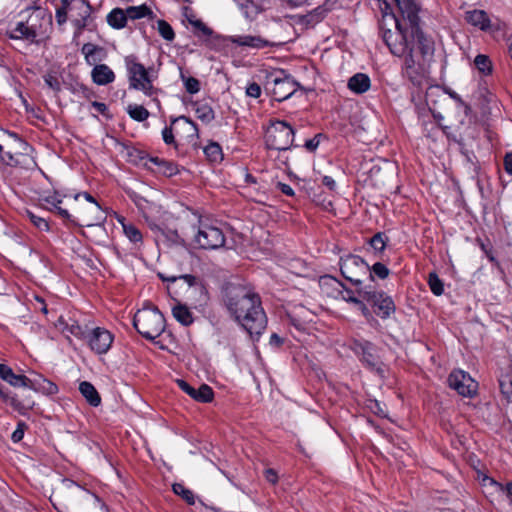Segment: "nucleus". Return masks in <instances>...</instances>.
Returning <instances> with one entry per match:
<instances>
[{
	"label": "nucleus",
	"instance_id": "obj_1",
	"mask_svg": "<svg viewBox=\"0 0 512 512\" xmlns=\"http://www.w3.org/2000/svg\"><path fill=\"white\" fill-rule=\"evenodd\" d=\"M380 22L381 37L390 52L403 59L402 73L409 81L420 87L429 77L430 63L434 55V41L419 26L420 7L415 0H393L402 19L393 13L387 0Z\"/></svg>",
	"mask_w": 512,
	"mask_h": 512
},
{
	"label": "nucleus",
	"instance_id": "obj_2",
	"mask_svg": "<svg viewBox=\"0 0 512 512\" xmlns=\"http://www.w3.org/2000/svg\"><path fill=\"white\" fill-rule=\"evenodd\" d=\"M221 301L230 317L240 324L252 339L258 340L267 326V317L260 296L247 286L226 283L221 290Z\"/></svg>",
	"mask_w": 512,
	"mask_h": 512
},
{
	"label": "nucleus",
	"instance_id": "obj_3",
	"mask_svg": "<svg viewBox=\"0 0 512 512\" xmlns=\"http://www.w3.org/2000/svg\"><path fill=\"white\" fill-rule=\"evenodd\" d=\"M133 326L142 337L154 341L165 331L166 322L157 307H144L134 315Z\"/></svg>",
	"mask_w": 512,
	"mask_h": 512
},
{
	"label": "nucleus",
	"instance_id": "obj_4",
	"mask_svg": "<svg viewBox=\"0 0 512 512\" xmlns=\"http://www.w3.org/2000/svg\"><path fill=\"white\" fill-rule=\"evenodd\" d=\"M124 62L128 73L130 89L140 90L150 97L157 93L148 69L138 61L135 55L126 56Z\"/></svg>",
	"mask_w": 512,
	"mask_h": 512
},
{
	"label": "nucleus",
	"instance_id": "obj_5",
	"mask_svg": "<svg viewBox=\"0 0 512 512\" xmlns=\"http://www.w3.org/2000/svg\"><path fill=\"white\" fill-rule=\"evenodd\" d=\"M358 295L366 301L373 312L381 319H388L396 311L395 303L391 296L382 290H376L372 286L357 289Z\"/></svg>",
	"mask_w": 512,
	"mask_h": 512
},
{
	"label": "nucleus",
	"instance_id": "obj_6",
	"mask_svg": "<svg viewBox=\"0 0 512 512\" xmlns=\"http://www.w3.org/2000/svg\"><path fill=\"white\" fill-rule=\"evenodd\" d=\"M265 88L274 100L282 102L291 97L297 90V83L283 70H275L267 73Z\"/></svg>",
	"mask_w": 512,
	"mask_h": 512
},
{
	"label": "nucleus",
	"instance_id": "obj_7",
	"mask_svg": "<svg viewBox=\"0 0 512 512\" xmlns=\"http://www.w3.org/2000/svg\"><path fill=\"white\" fill-rule=\"evenodd\" d=\"M294 129L285 121H272L265 133L268 149L285 151L290 149L294 141Z\"/></svg>",
	"mask_w": 512,
	"mask_h": 512
},
{
	"label": "nucleus",
	"instance_id": "obj_8",
	"mask_svg": "<svg viewBox=\"0 0 512 512\" xmlns=\"http://www.w3.org/2000/svg\"><path fill=\"white\" fill-rule=\"evenodd\" d=\"M193 243L199 249L215 250L224 246L225 236L219 227L200 218Z\"/></svg>",
	"mask_w": 512,
	"mask_h": 512
},
{
	"label": "nucleus",
	"instance_id": "obj_9",
	"mask_svg": "<svg viewBox=\"0 0 512 512\" xmlns=\"http://www.w3.org/2000/svg\"><path fill=\"white\" fill-rule=\"evenodd\" d=\"M339 266L342 276L354 286L362 288L363 277H366L370 266L360 256L348 254L342 256L339 260Z\"/></svg>",
	"mask_w": 512,
	"mask_h": 512
},
{
	"label": "nucleus",
	"instance_id": "obj_10",
	"mask_svg": "<svg viewBox=\"0 0 512 512\" xmlns=\"http://www.w3.org/2000/svg\"><path fill=\"white\" fill-rule=\"evenodd\" d=\"M349 348L366 368L376 371L379 375L383 374V369L378 366L379 357L375 344L364 339H352Z\"/></svg>",
	"mask_w": 512,
	"mask_h": 512
},
{
	"label": "nucleus",
	"instance_id": "obj_11",
	"mask_svg": "<svg viewBox=\"0 0 512 512\" xmlns=\"http://www.w3.org/2000/svg\"><path fill=\"white\" fill-rule=\"evenodd\" d=\"M448 385L463 397H473L478 389V383L467 372L460 369L450 373Z\"/></svg>",
	"mask_w": 512,
	"mask_h": 512
},
{
	"label": "nucleus",
	"instance_id": "obj_12",
	"mask_svg": "<svg viewBox=\"0 0 512 512\" xmlns=\"http://www.w3.org/2000/svg\"><path fill=\"white\" fill-rule=\"evenodd\" d=\"M113 334L102 327L90 329L88 333L87 343L92 351L97 354H106L113 343Z\"/></svg>",
	"mask_w": 512,
	"mask_h": 512
},
{
	"label": "nucleus",
	"instance_id": "obj_13",
	"mask_svg": "<svg viewBox=\"0 0 512 512\" xmlns=\"http://www.w3.org/2000/svg\"><path fill=\"white\" fill-rule=\"evenodd\" d=\"M71 11L75 12L72 17V24L76 29V34H81L87 27L92 13V6L88 0H73Z\"/></svg>",
	"mask_w": 512,
	"mask_h": 512
},
{
	"label": "nucleus",
	"instance_id": "obj_14",
	"mask_svg": "<svg viewBox=\"0 0 512 512\" xmlns=\"http://www.w3.org/2000/svg\"><path fill=\"white\" fill-rule=\"evenodd\" d=\"M61 494L63 496H70L71 504H76L78 501L87 500L88 498L94 496L87 489L78 485L76 482L70 479L62 480V491Z\"/></svg>",
	"mask_w": 512,
	"mask_h": 512
},
{
	"label": "nucleus",
	"instance_id": "obj_15",
	"mask_svg": "<svg viewBox=\"0 0 512 512\" xmlns=\"http://www.w3.org/2000/svg\"><path fill=\"white\" fill-rule=\"evenodd\" d=\"M27 388L48 396L55 395L59 391L58 386L54 382L40 374L30 378Z\"/></svg>",
	"mask_w": 512,
	"mask_h": 512
},
{
	"label": "nucleus",
	"instance_id": "obj_16",
	"mask_svg": "<svg viewBox=\"0 0 512 512\" xmlns=\"http://www.w3.org/2000/svg\"><path fill=\"white\" fill-rule=\"evenodd\" d=\"M230 42L244 47H250L255 49H263L265 47L271 46V43L262 38L261 36H253V35H235L230 37Z\"/></svg>",
	"mask_w": 512,
	"mask_h": 512
},
{
	"label": "nucleus",
	"instance_id": "obj_17",
	"mask_svg": "<svg viewBox=\"0 0 512 512\" xmlns=\"http://www.w3.org/2000/svg\"><path fill=\"white\" fill-rule=\"evenodd\" d=\"M0 378L13 387L26 388L30 380V377L21 374H15L11 367L3 363H0Z\"/></svg>",
	"mask_w": 512,
	"mask_h": 512
},
{
	"label": "nucleus",
	"instance_id": "obj_18",
	"mask_svg": "<svg viewBox=\"0 0 512 512\" xmlns=\"http://www.w3.org/2000/svg\"><path fill=\"white\" fill-rule=\"evenodd\" d=\"M81 52L85 57V61L88 65H98V62L104 60L107 56L105 49L101 46L95 45L93 43H85Z\"/></svg>",
	"mask_w": 512,
	"mask_h": 512
},
{
	"label": "nucleus",
	"instance_id": "obj_19",
	"mask_svg": "<svg viewBox=\"0 0 512 512\" xmlns=\"http://www.w3.org/2000/svg\"><path fill=\"white\" fill-rule=\"evenodd\" d=\"M91 78L95 84L104 86L115 80V73L108 65L98 64L92 69Z\"/></svg>",
	"mask_w": 512,
	"mask_h": 512
},
{
	"label": "nucleus",
	"instance_id": "obj_20",
	"mask_svg": "<svg viewBox=\"0 0 512 512\" xmlns=\"http://www.w3.org/2000/svg\"><path fill=\"white\" fill-rule=\"evenodd\" d=\"M347 86L355 94H363L370 89L371 80L365 73H356L349 78Z\"/></svg>",
	"mask_w": 512,
	"mask_h": 512
},
{
	"label": "nucleus",
	"instance_id": "obj_21",
	"mask_svg": "<svg viewBox=\"0 0 512 512\" xmlns=\"http://www.w3.org/2000/svg\"><path fill=\"white\" fill-rule=\"evenodd\" d=\"M7 35L10 39H24L30 42H35L37 38L34 30L28 26L26 21L18 22L15 28L7 32Z\"/></svg>",
	"mask_w": 512,
	"mask_h": 512
},
{
	"label": "nucleus",
	"instance_id": "obj_22",
	"mask_svg": "<svg viewBox=\"0 0 512 512\" xmlns=\"http://www.w3.org/2000/svg\"><path fill=\"white\" fill-rule=\"evenodd\" d=\"M466 21L479 29L485 31L490 28V19L483 10H473L466 12Z\"/></svg>",
	"mask_w": 512,
	"mask_h": 512
},
{
	"label": "nucleus",
	"instance_id": "obj_23",
	"mask_svg": "<svg viewBox=\"0 0 512 512\" xmlns=\"http://www.w3.org/2000/svg\"><path fill=\"white\" fill-rule=\"evenodd\" d=\"M79 391L91 406L98 407L101 404V397L90 382H81L79 384Z\"/></svg>",
	"mask_w": 512,
	"mask_h": 512
},
{
	"label": "nucleus",
	"instance_id": "obj_24",
	"mask_svg": "<svg viewBox=\"0 0 512 512\" xmlns=\"http://www.w3.org/2000/svg\"><path fill=\"white\" fill-rule=\"evenodd\" d=\"M45 16V11L43 9L35 7L31 9V12L26 19L28 26L34 30L36 36L43 32L42 22L45 20Z\"/></svg>",
	"mask_w": 512,
	"mask_h": 512
},
{
	"label": "nucleus",
	"instance_id": "obj_25",
	"mask_svg": "<svg viewBox=\"0 0 512 512\" xmlns=\"http://www.w3.org/2000/svg\"><path fill=\"white\" fill-rule=\"evenodd\" d=\"M128 20L126 9L114 8L107 15V23L114 29H122L126 26Z\"/></svg>",
	"mask_w": 512,
	"mask_h": 512
},
{
	"label": "nucleus",
	"instance_id": "obj_26",
	"mask_svg": "<svg viewBox=\"0 0 512 512\" xmlns=\"http://www.w3.org/2000/svg\"><path fill=\"white\" fill-rule=\"evenodd\" d=\"M160 237L168 246L186 247V241L178 234L177 230L161 228Z\"/></svg>",
	"mask_w": 512,
	"mask_h": 512
},
{
	"label": "nucleus",
	"instance_id": "obj_27",
	"mask_svg": "<svg viewBox=\"0 0 512 512\" xmlns=\"http://www.w3.org/2000/svg\"><path fill=\"white\" fill-rule=\"evenodd\" d=\"M126 11L128 18L132 20H137L145 17H147L150 20H153L156 17L155 13L146 4H142L139 6H129L126 8Z\"/></svg>",
	"mask_w": 512,
	"mask_h": 512
},
{
	"label": "nucleus",
	"instance_id": "obj_28",
	"mask_svg": "<svg viewBox=\"0 0 512 512\" xmlns=\"http://www.w3.org/2000/svg\"><path fill=\"white\" fill-rule=\"evenodd\" d=\"M237 5L243 15L249 20L255 19L263 11V9L252 0H238Z\"/></svg>",
	"mask_w": 512,
	"mask_h": 512
},
{
	"label": "nucleus",
	"instance_id": "obj_29",
	"mask_svg": "<svg viewBox=\"0 0 512 512\" xmlns=\"http://www.w3.org/2000/svg\"><path fill=\"white\" fill-rule=\"evenodd\" d=\"M189 396L197 402L209 403L214 398V392L209 385L201 384L198 388H194V393Z\"/></svg>",
	"mask_w": 512,
	"mask_h": 512
},
{
	"label": "nucleus",
	"instance_id": "obj_30",
	"mask_svg": "<svg viewBox=\"0 0 512 512\" xmlns=\"http://www.w3.org/2000/svg\"><path fill=\"white\" fill-rule=\"evenodd\" d=\"M34 400L31 397L20 399L17 394L12 395L10 405L20 414L25 415L27 411L34 407Z\"/></svg>",
	"mask_w": 512,
	"mask_h": 512
},
{
	"label": "nucleus",
	"instance_id": "obj_31",
	"mask_svg": "<svg viewBox=\"0 0 512 512\" xmlns=\"http://www.w3.org/2000/svg\"><path fill=\"white\" fill-rule=\"evenodd\" d=\"M174 318L184 326H189L193 323V316L188 307L178 304L172 309Z\"/></svg>",
	"mask_w": 512,
	"mask_h": 512
},
{
	"label": "nucleus",
	"instance_id": "obj_32",
	"mask_svg": "<svg viewBox=\"0 0 512 512\" xmlns=\"http://www.w3.org/2000/svg\"><path fill=\"white\" fill-rule=\"evenodd\" d=\"M152 172L163 175L165 177H172L179 172V169L175 162L162 159L158 167L152 169Z\"/></svg>",
	"mask_w": 512,
	"mask_h": 512
},
{
	"label": "nucleus",
	"instance_id": "obj_33",
	"mask_svg": "<svg viewBox=\"0 0 512 512\" xmlns=\"http://www.w3.org/2000/svg\"><path fill=\"white\" fill-rule=\"evenodd\" d=\"M322 279L325 282L332 281L338 284L342 288V290L339 291V294L346 302L353 303L355 305L360 304V299L354 296V292L351 289L346 288L344 284L338 281L336 278L332 276H324Z\"/></svg>",
	"mask_w": 512,
	"mask_h": 512
},
{
	"label": "nucleus",
	"instance_id": "obj_34",
	"mask_svg": "<svg viewBox=\"0 0 512 512\" xmlns=\"http://www.w3.org/2000/svg\"><path fill=\"white\" fill-rule=\"evenodd\" d=\"M387 242H388V237L383 232L376 233L369 240V244L372 247V249L374 250V253L376 256H380L384 252Z\"/></svg>",
	"mask_w": 512,
	"mask_h": 512
},
{
	"label": "nucleus",
	"instance_id": "obj_35",
	"mask_svg": "<svg viewBox=\"0 0 512 512\" xmlns=\"http://www.w3.org/2000/svg\"><path fill=\"white\" fill-rule=\"evenodd\" d=\"M327 9L323 8L321 5L316 7L315 9L308 12L303 16V21L307 25H315L321 22L327 15Z\"/></svg>",
	"mask_w": 512,
	"mask_h": 512
},
{
	"label": "nucleus",
	"instance_id": "obj_36",
	"mask_svg": "<svg viewBox=\"0 0 512 512\" xmlns=\"http://www.w3.org/2000/svg\"><path fill=\"white\" fill-rule=\"evenodd\" d=\"M128 115L137 122H143L150 116L149 111L142 105L130 104L127 107Z\"/></svg>",
	"mask_w": 512,
	"mask_h": 512
},
{
	"label": "nucleus",
	"instance_id": "obj_37",
	"mask_svg": "<svg viewBox=\"0 0 512 512\" xmlns=\"http://www.w3.org/2000/svg\"><path fill=\"white\" fill-rule=\"evenodd\" d=\"M56 212L63 219L73 223L74 225H78V226H86V227L93 226L94 225V220L97 219V217L96 218L84 217L82 219V222L80 223V222H77L66 209H63L60 206H58L56 208Z\"/></svg>",
	"mask_w": 512,
	"mask_h": 512
},
{
	"label": "nucleus",
	"instance_id": "obj_38",
	"mask_svg": "<svg viewBox=\"0 0 512 512\" xmlns=\"http://www.w3.org/2000/svg\"><path fill=\"white\" fill-rule=\"evenodd\" d=\"M390 274V270L381 262H376L370 266V270L367 274L368 278L373 281L375 277L384 280Z\"/></svg>",
	"mask_w": 512,
	"mask_h": 512
},
{
	"label": "nucleus",
	"instance_id": "obj_39",
	"mask_svg": "<svg viewBox=\"0 0 512 512\" xmlns=\"http://www.w3.org/2000/svg\"><path fill=\"white\" fill-rule=\"evenodd\" d=\"M204 153L206 155V157L211 161V162H218V161H221L222 158H223V154H222V148L221 146L216 143V142H211L209 143L205 148H204Z\"/></svg>",
	"mask_w": 512,
	"mask_h": 512
},
{
	"label": "nucleus",
	"instance_id": "obj_40",
	"mask_svg": "<svg viewBox=\"0 0 512 512\" xmlns=\"http://www.w3.org/2000/svg\"><path fill=\"white\" fill-rule=\"evenodd\" d=\"M499 386L503 396L512 402V374H505L499 377Z\"/></svg>",
	"mask_w": 512,
	"mask_h": 512
},
{
	"label": "nucleus",
	"instance_id": "obj_41",
	"mask_svg": "<svg viewBox=\"0 0 512 512\" xmlns=\"http://www.w3.org/2000/svg\"><path fill=\"white\" fill-rule=\"evenodd\" d=\"M122 226H123V231H124L125 236L131 242H133V243L142 242L143 236H142L141 231L138 229V227H136L132 223H122Z\"/></svg>",
	"mask_w": 512,
	"mask_h": 512
},
{
	"label": "nucleus",
	"instance_id": "obj_42",
	"mask_svg": "<svg viewBox=\"0 0 512 512\" xmlns=\"http://www.w3.org/2000/svg\"><path fill=\"white\" fill-rule=\"evenodd\" d=\"M484 485H490L496 488V490L501 491L505 493L506 497L509 499L510 503L512 504V482L507 483L505 486L501 483L497 482L493 478L485 477L483 479Z\"/></svg>",
	"mask_w": 512,
	"mask_h": 512
},
{
	"label": "nucleus",
	"instance_id": "obj_43",
	"mask_svg": "<svg viewBox=\"0 0 512 512\" xmlns=\"http://www.w3.org/2000/svg\"><path fill=\"white\" fill-rule=\"evenodd\" d=\"M180 78L189 94H196L200 91V81L197 78L186 76L182 70L180 71Z\"/></svg>",
	"mask_w": 512,
	"mask_h": 512
},
{
	"label": "nucleus",
	"instance_id": "obj_44",
	"mask_svg": "<svg viewBox=\"0 0 512 512\" xmlns=\"http://www.w3.org/2000/svg\"><path fill=\"white\" fill-rule=\"evenodd\" d=\"M172 489H173V492L176 495L181 496L187 502V504H189V505L195 504L194 493L190 489L186 488L183 484L175 483V484H173Z\"/></svg>",
	"mask_w": 512,
	"mask_h": 512
},
{
	"label": "nucleus",
	"instance_id": "obj_45",
	"mask_svg": "<svg viewBox=\"0 0 512 512\" xmlns=\"http://www.w3.org/2000/svg\"><path fill=\"white\" fill-rule=\"evenodd\" d=\"M474 64L476 68L484 75H489L492 72V63L487 55H477L475 57Z\"/></svg>",
	"mask_w": 512,
	"mask_h": 512
},
{
	"label": "nucleus",
	"instance_id": "obj_46",
	"mask_svg": "<svg viewBox=\"0 0 512 512\" xmlns=\"http://www.w3.org/2000/svg\"><path fill=\"white\" fill-rule=\"evenodd\" d=\"M157 30L161 37L165 39L166 41H173L175 38V32L172 28V26L165 20H158L157 21Z\"/></svg>",
	"mask_w": 512,
	"mask_h": 512
},
{
	"label": "nucleus",
	"instance_id": "obj_47",
	"mask_svg": "<svg viewBox=\"0 0 512 512\" xmlns=\"http://www.w3.org/2000/svg\"><path fill=\"white\" fill-rule=\"evenodd\" d=\"M137 153H138L139 163L151 171H152V169L157 168L159 163L162 160V158H159V157L149 156L148 154H146L143 151H138Z\"/></svg>",
	"mask_w": 512,
	"mask_h": 512
},
{
	"label": "nucleus",
	"instance_id": "obj_48",
	"mask_svg": "<svg viewBox=\"0 0 512 512\" xmlns=\"http://www.w3.org/2000/svg\"><path fill=\"white\" fill-rule=\"evenodd\" d=\"M428 284L432 293L436 296H440L444 292V284L436 273H429Z\"/></svg>",
	"mask_w": 512,
	"mask_h": 512
},
{
	"label": "nucleus",
	"instance_id": "obj_49",
	"mask_svg": "<svg viewBox=\"0 0 512 512\" xmlns=\"http://www.w3.org/2000/svg\"><path fill=\"white\" fill-rule=\"evenodd\" d=\"M442 130H443L444 134L447 136L449 141H453L459 145L461 153L464 154L465 153V144H464V140H463V132L462 131L451 132L450 128L448 126L442 127Z\"/></svg>",
	"mask_w": 512,
	"mask_h": 512
},
{
	"label": "nucleus",
	"instance_id": "obj_50",
	"mask_svg": "<svg viewBox=\"0 0 512 512\" xmlns=\"http://www.w3.org/2000/svg\"><path fill=\"white\" fill-rule=\"evenodd\" d=\"M191 25L194 28V33L198 37H210L213 34V30L209 28L202 20H190Z\"/></svg>",
	"mask_w": 512,
	"mask_h": 512
},
{
	"label": "nucleus",
	"instance_id": "obj_51",
	"mask_svg": "<svg viewBox=\"0 0 512 512\" xmlns=\"http://www.w3.org/2000/svg\"><path fill=\"white\" fill-rule=\"evenodd\" d=\"M196 115L200 120L206 123L211 122L215 118L213 109L207 104L199 105L196 108Z\"/></svg>",
	"mask_w": 512,
	"mask_h": 512
},
{
	"label": "nucleus",
	"instance_id": "obj_52",
	"mask_svg": "<svg viewBox=\"0 0 512 512\" xmlns=\"http://www.w3.org/2000/svg\"><path fill=\"white\" fill-rule=\"evenodd\" d=\"M27 216L30 219V221L34 224L35 227H37L41 231H48L49 230V224L48 221L40 216H37L31 211H27Z\"/></svg>",
	"mask_w": 512,
	"mask_h": 512
},
{
	"label": "nucleus",
	"instance_id": "obj_53",
	"mask_svg": "<svg viewBox=\"0 0 512 512\" xmlns=\"http://www.w3.org/2000/svg\"><path fill=\"white\" fill-rule=\"evenodd\" d=\"M45 84L54 92H59L61 90V83L58 77L54 73H47L44 75Z\"/></svg>",
	"mask_w": 512,
	"mask_h": 512
},
{
	"label": "nucleus",
	"instance_id": "obj_54",
	"mask_svg": "<svg viewBox=\"0 0 512 512\" xmlns=\"http://www.w3.org/2000/svg\"><path fill=\"white\" fill-rule=\"evenodd\" d=\"M69 331L75 337L87 340L90 329H88L87 327H82L81 325L75 323L69 327Z\"/></svg>",
	"mask_w": 512,
	"mask_h": 512
},
{
	"label": "nucleus",
	"instance_id": "obj_55",
	"mask_svg": "<svg viewBox=\"0 0 512 512\" xmlns=\"http://www.w3.org/2000/svg\"><path fill=\"white\" fill-rule=\"evenodd\" d=\"M0 162L9 166H16L18 164V161L11 152L3 151L2 145H0Z\"/></svg>",
	"mask_w": 512,
	"mask_h": 512
},
{
	"label": "nucleus",
	"instance_id": "obj_56",
	"mask_svg": "<svg viewBox=\"0 0 512 512\" xmlns=\"http://www.w3.org/2000/svg\"><path fill=\"white\" fill-rule=\"evenodd\" d=\"M26 428H27V425L25 422H23V421L18 422L15 431L11 435V439L14 443H18L23 439L24 432H25Z\"/></svg>",
	"mask_w": 512,
	"mask_h": 512
},
{
	"label": "nucleus",
	"instance_id": "obj_57",
	"mask_svg": "<svg viewBox=\"0 0 512 512\" xmlns=\"http://www.w3.org/2000/svg\"><path fill=\"white\" fill-rule=\"evenodd\" d=\"M80 196H83L88 202L93 203V207L91 208L92 214H99L101 212V206L95 200V198L88 192L79 193L75 196V199H78Z\"/></svg>",
	"mask_w": 512,
	"mask_h": 512
},
{
	"label": "nucleus",
	"instance_id": "obj_58",
	"mask_svg": "<svg viewBox=\"0 0 512 512\" xmlns=\"http://www.w3.org/2000/svg\"><path fill=\"white\" fill-rule=\"evenodd\" d=\"M321 137H322V134H321V133L316 134L313 138L308 139V140H306V141H305V143H304V147H305L308 151H310V152H314V151L318 148V146H319V144H320V139H321Z\"/></svg>",
	"mask_w": 512,
	"mask_h": 512
},
{
	"label": "nucleus",
	"instance_id": "obj_59",
	"mask_svg": "<svg viewBox=\"0 0 512 512\" xmlns=\"http://www.w3.org/2000/svg\"><path fill=\"white\" fill-rule=\"evenodd\" d=\"M246 94L252 98H258L261 95V87L256 82L250 83L246 88Z\"/></svg>",
	"mask_w": 512,
	"mask_h": 512
},
{
	"label": "nucleus",
	"instance_id": "obj_60",
	"mask_svg": "<svg viewBox=\"0 0 512 512\" xmlns=\"http://www.w3.org/2000/svg\"><path fill=\"white\" fill-rule=\"evenodd\" d=\"M69 9L58 7L56 9L55 18L58 25H63L67 22Z\"/></svg>",
	"mask_w": 512,
	"mask_h": 512
},
{
	"label": "nucleus",
	"instance_id": "obj_61",
	"mask_svg": "<svg viewBox=\"0 0 512 512\" xmlns=\"http://www.w3.org/2000/svg\"><path fill=\"white\" fill-rule=\"evenodd\" d=\"M162 138H163V141L165 142V144L167 145H174L175 144V139H174V135H173V131H172V127H165L163 130H162Z\"/></svg>",
	"mask_w": 512,
	"mask_h": 512
},
{
	"label": "nucleus",
	"instance_id": "obj_62",
	"mask_svg": "<svg viewBox=\"0 0 512 512\" xmlns=\"http://www.w3.org/2000/svg\"><path fill=\"white\" fill-rule=\"evenodd\" d=\"M176 383L178 385V387L184 392L186 393L187 395H190V394H193L194 393V388L193 386H191L188 382H186L185 380L183 379H177L176 380Z\"/></svg>",
	"mask_w": 512,
	"mask_h": 512
},
{
	"label": "nucleus",
	"instance_id": "obj_63",
	"mask_svg": "<svg viewBox=\"0 0 512 512\" xmlns=\"http://www.w3.org/2000/svg\"><path fill=\"white\" fill-rule=\"evenodd\" d=\"M264 477L271 484H276L278 482L277 472L272 468L265 469Z\"/></svg>",
	"mask_w": 512,
	"mask_h": 512
},
{
	"label": "nucleus",
	"instance_id": "obj_64",
	"mask_svg": "<svg viewBox=\"0 0 512 512\" xmlns=\"http://www.w3.org/2000/svg\"><path fill=\"white\" fill-rule=\"evenodd\" d=\"M504 169L507 174L512 176V152L506 153L504 156Z\"/></svg>",
	"mask_w": 512,
	"mask_h": 512
}]
</instances>
